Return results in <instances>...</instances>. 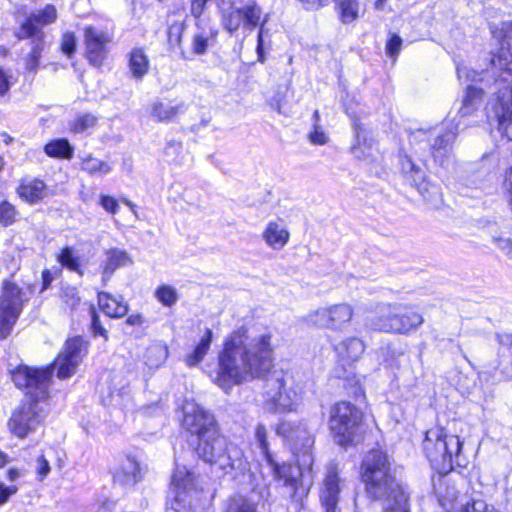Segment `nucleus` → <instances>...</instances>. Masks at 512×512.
<instances>
[{
    "mask_svg": "<svg viewBox=\"0 0 512 512\" xmlns=\"http://www.w3.org/2000/svg\"><path fill=\"white\" fill-rule=\"evenodd\" d=\"M269 332L251 336L244 329L228 335L218 357L215 383L224 390L265 375L273 366L274 348Z\"/></svg>",
    "mask_w": 512,
    "mask_h": 512,
    "instance_id": "nucleus-1",
    "label": "nucleus"
},
{
    "mask_svg": "<svg viewBox=\"0 0 512 512\" xmlns=\"http://www.w3.org/2000/svg\"><path fill=\"white\" fill-rule=\"evenodd\" d=\"M12 380L17 387L27 392L25 400L12 413L8 427L14 435L24 438L36 430L43 419L38 403L48 395L50 370L20 365L12 372Z\"/></svg>",
    "mask_w": 512,
    "mask_h": 512,
    "instance_id": "nucleus-2",
    "label": "nucleus"
},
{
    "mask_svg": "<svg viewBox=\"0 0 512 512\" xmlns=\"http://www.w3.org/2000/svg\"><path fill=\"white\" fill-rule=\"evenodd\" d=\"M255 439L268 465L271 467L274 479L282 483L283 487L287 489L292 500L297 502L301 501L305 496H307L313 484L311 471L309 469L301 470V467L292 466V464L284 463L279 465L273 459L272 454L269 451L267 429L265 425L258 424L256 426Z\"/></svg>",
    "mask_w": 512,
    "mask_h": 512,
    "instance_id": "nucleus-3",
    "label": "nucleus"
},
{
    "mask_svg": "<svg viewBox=\"0 0 512 512\" xmlns=\"http://www.w3.org/2000/svg\"><path fill=\"white\" fill-rule=\"evenodd\" d=\"M196 452L201 459L225 474L233 471L242 472L247 468L242 451L230 445L223 436L218 434L216 428L199 438Z\"/></svg>",
    "mask_w": 512,
    "mask_h": 512,
    "instance_id": "nucleus-4",
    "label": "nucleus"
},
{
    "mask_svg": "<svg viewBox=\"0 0 512 512\" xmlns=\"http://www.w3.org/2000/svg\"><path fill=\"white\" fill-rule=\"evenodd\" d=\"M362 421L363 413L350 402L339 401L330 407L328 426L334 441L342 447L354 446L361 441Z\"/></svg>",
    "mask_w": 512,
    "mask_h": 512,
    "instance_id": "nucleus-5",
    "label": "nucleus"
},
{
    "mask_svg": "<svg viewBox=\"0 0 512 512\" xmlns=\"http://www.w3.org/2000/svg\"><path fill=\"white\" fill-rule=\"evenodd\" d=\"M361 475L368 495L384 501V512H408L407 496L396 483L391 468Z\"/></svg>",
    "mask_w": 512,
    "mask_h": 512,
    "instance_id": "nucleus-6",
    "label": "nucleus"
},
{
    "mask_svg": "<svg viewBox=\"0 0 512 512\" xmlns=\"http://www.w3.org/2000/svg\"><path fill=\"white\" fill-rule=\"evenodd\" d=\"M377 312L379 315L371 321V328L385 333L407 334L424 321L420 313L408 310L400 303L379 304Z\"/></svg>",
    "mask_w": 512,
    "mask_h": 512,
    "instance_id": "nucleus-7",
    "label": "nucleus"
},
{
    "mask_svg": "<svg viewBox=\"0 0 512 512\" xmlns=\"http://www.w3.org/2000/svg\"><path fill=\"white\" fill-rule=\"evenodd\" d=\"M264 408L268 412H290L296 410L301 392L295 386L292 377L276 371L265 382Z\"/></svg>",
    "mask_w": 512,
    "mask_h": 512,
    "instance_id": "nucleus-8",
    "label": "nucleus"
},
{
    "mask_svg": "<svg viewBox=\"0 0 512 512\" xmlns=\"http://www.w3.org/2000/svg\"><path fill=\"white\" fill-rule=\"evenodd\" d=\"M456 73L461 82L468 84L465 89L459 113L462 116L470 115L481 103L484 89L488 87L490 78H493V84H495V79L499 72L493 74L491 67L489 69L487 68L482 70L481 72H477L462 63L457 64ZM494 86L497 89L499 88V86Z\"/></svg>",
    "mask_w": 512,
    "mask_h": 512,
    "instance_id": "nucleus-9",
    "label": "nucleus"
},
{
    "mask_svg": "<svg viewBox=\"0 0 512 512\" xmlns=\"http://www.w3.org/2000/svg\"><path fill=\"white\" fill-rule=\"evenodd\" d=\"M276 433L284 438L297 456V464L295 466L301 467V470L309 469L313 476V457L310 451L314 441L306 426L302 423L283 421L277 425Z\"/></svg>",
    "mask_w": 512,
    "mask_h": 512,
    "instance_id": "nucleus-10",
    "label": "nucleus"
},
{
    "mask_svg": "<svg viewBox=\"0 0 512 512\" xmlns=\"http://www.w3.org/2000/svg\"><path fill=\"white\" fill-rule=\"evenodd\" d=\"M354 316V307L350 303L340 302L310 311L305 321L320 329L341 332L350 326Z\"/></svg>",
    "mask_w": 512,
    "mask_h": 512,
    "instance_id": "nucleus-11",
    "label": "nucleus"
},
{
    "mask_svg": "<svg viewBox=\"0 0 512 512\" xmlns=\"http://www.w3.org/2000/svg\"><path fill=\"white\" fill-rule=\"evenodd\" d=\"M24 293L10 280H4L0 295V339L7 338L16 324L23 308Z\"/></svg>",
    "mask_w": 512,
    "mask_h": 512,
    "instance_id": "nucleus-12",
    "label": "nucleus"
},
{
    "mask_svg": "<svg viewBox=\"0 0 512 512\" xmlns=\"http://www.w3.org/2000/svg\"><path fill=\"white\" fill-rule=\"evenodd\" d=\"M196 493L194 474L185 466H177L171 479L167 512H192V498Z\"/></svg>",
    "mask_w": 512,
    "mask_h": 512,
    "instance_id": "nucleus-13",
    "label": "nucleus"
},
{
    "mask_svg": "<svg viewBox=\"0 0 512 512\" xmlns=\"http://www.w3.org/2000/svg\"><path fill=\"white\" fill-rule=\"evenodd\" d=\"M500 52L492 54L490 66L493 74L499 72L495 83L512 82V21L502 23L500 29Z\"/></svg>",
    "mask_w": 512,
    "mask_h": 512,
    "instance_id": "nucleus-14",
    "label": "nucleus"
},
{
    "mask_svg": "<svg viewBox=\"0 0 512 512\" xmlns=\"http://www.w3.org/2000/svg\"><path fill=\"white\" fill-rule=\"evenodd\" d=\"M84 350L85 342L81 337H73L67 340L52 367L47 366L50 370V377L52 376V370H56L59 379H66L74 375L77 367L82 362ZM43 369H46V367Z\"/></svg>",
    "mask_w": 512,
    "mask_h": 512,
    "instance_id": "nucleus-15",
    "label": "nucleus"
},
{
    "mask_svg": "<svg viewBox=\"0 0 512 512\" xmlns=\"http://www.w3.org/2000/svg\"><path fill=\"white\" fill-rule=\"evenodd\" d=\"M183 427L198 438L216 428L214 417L194 400H185L183 406Z\"/></svg>",
    "mask_w": 512,
    "mask_h": 512,
    "instance_id": "nucleus-16",
    "label": "nucleus"
},
{
    "mask_svg": "<svg viewBox=\"0 0 512 512\" xmlns=\"http://www.w3.org/2000/svg\"><path fill=\"white\" fill-rule=\"evenodd\" d=\"M492 110L498 121V129L512 141V82H498Z\"/></svg>",
    "mask_w": 512,
    "mask_h": 512,
    "instance_id": "nucleus-17",
    "label": "nucleus"
},
{
    "mask_svg": "<svg viewBox=\"0 0 512 512\" xmlns=\"http://www.w3.org/2000/svg\"><path fill=\"white\" fill-rule=\"evenodd\" d=\"M344 488L345 482L339 477L336 468H328L320 489V501L325 512H337L340 494Z\"/></svg>",
    "mask_w": 512,
    "mask_h": 512,
    "instance_id": "nucleus-18",
    "label": "nucleus"
},
{
    "mask_svg": "<svg viewBox=\"0 0 512 512\" xmlns=\"http://www.w3.org/2000/svg\"><path fill=\"white\" fill-rule=\"evenodd\" d=\"M57 19V10L54 5L48 4L37 13L32 14L20 27L18 37L20 39L32 38L43 40L44 33L38 25H48Z\"/></svg>",
    "mask_w": 512,
    "mask_h": 512,
    "instance_id": "nucleus-19",
    "label": "nucleus"
},
{
    "mask_svg": "<svg viewBox=\"0 0 512 512\" xmlns=\"http://www.w3.org/2000/svg\"><path fill=\"white\" fill-rule=\"evenodd\" d=\"M87 58L90 63L100 66L106 53V45L111 41L107 31L88 26L84 30Z\"/></svg>",
    "mask_w": 512,
    "mask_h": 512,
    "instance_id": "nucleus-20",
    "label": "nucleus"
},
{
    "mask_svg": "<svg viewBox=\"0 0 512 512\" xmlns=\"http://www.w3.org/2000/svg\"><path fill=\"white\" fill-rule=\"evenodd\" d=\"M365 348V342L357 336H346L332 343L337 361L343 366H350L359 361Z\"/></svg>",
    "mask_w": 512,
    "mask_h": 512,
    "instance_id": "nucleus-21",
    "label": "nucleus"
},
{
    "mask_svg": "<svg viewBox=\"0 0 512 512\" xmlns=\"http://www.w3.org/2000/svg\"><path fill=\"white\" fill-rule=\"evenodd\" d=\"M261 238L273 251L282 250L290 241L287 223L281 218L268 221L261 232Z\"/></svg>",
    "mask_w": 512,
    "mask_h": 512,
    "instance_id": "nucleus-22",
    "label": "nucleus"
},
{
    "mask_svg": "<svg viewBox=\"0 0 512 512\" xmlns=\"http://www.w3.org/2000/svg\"><path fill=\"white\" fill-rule=\"evenodd\" d=\"M115 483L131 487L142 479V469L135 457L127 455L118 460L113 471Z\"/></svg>",
    "mask_w": 512,
    "mask_h": 512,
    "instance_id": "nucleus-23",
    "label": "nucleus"
},
{
    "mask_svg": "<svg viewBox=\"0 0 512 512\" xmlns=\"http://www.w3.org/2000/svg\"><path fill=\"white\" fill-rule=\"evenodd\" d=\"M446 438L447 436L444 428H434L426 433L424 450L433 465L440 459L445 460L446 458L448 453V443Z\"/></svg>",
    "mask_w": 512,
    "mask_h": 512,
    "instance_id": "nucleus-24",
    "label": "nucleus"
},
{
    "mask_svg": "<svg viewBox=\"0 0 512 512\" xmlns=\"http://www.w3.org/2000/svg\"><path fill=\"white\" fill-rule=\"evenodd\" d=\"M105 261L103 264V282H107L112 274L119 268L133 264L131 256L122 249L111 248L105 252Z\"/></svg>",
    "mask_w": 512,
    "mask_h": 512,
    "instance_id": "nucleus-25",
    "label": "nucleus"
},
{
    "mask_svg": "<svg viewBox=\"0 0 512 512\" xmlns=\"http://www.w3.org/2000/svg\"><path fill=\"white\" fill-rule=\"evenodd\" d=\"M18 194L24 201L34 204L48 195L46 184L40 179H24L18 187Z\"/></svg>",
    "mask_w": 512,
    "mask_h": 512,
    "instance_id": "nucleus-26",
    "label": "nucleus"
},
{
    "mask_svg": "<svg viewBox=\"0 0 512 512\" xmlns=\"http://www.w3.org/2000/svg\"><path fill=\"white\" fill-rule=\"evenodd\" d=\"M98 305L111 318L124 317L129 310L128 303L121 296L115 297L107 292L98 293Z\"/></svg>",
    "mask_w": 512,
    "mask_h": 512,
    "instance_id": "nucleus-27",
    "label": "nucleus"
},
{
    "mask_svg": "<svg viewBox=\"0 0 512 512\" xmlns=\"http://www.w3.org/2000/svg\"><path fill=\"white\" fill-rule=\"evenodd\" d=\"M355 133V143L351 147L352 154L358 159L373 157L374 152L377 150L374 139L359 125L355 126Z\"/></svg>",
    "mask_w": 512,
    "mask_h": 512,
    "instance_id": "nucleus-28",
    "label": "nucleus"
},
{
    "mask_svg": "<svg viewBox=\"0 0 512 512\" xmlns=\"http://www.w3.org/2000/svg\"><path fill=\"white\" fill-rule=\"evenodd\" d=\"M186 108L187 107L184 102H156L152 105L151 115L158 121H171L179 114L184 113Z\"/></svg>",
    "mask_w": 512,
    "mask_h": 512,
    "instance_id": "nucleus-29",
    "label": "nucleus"
},
{
    "mask_svg": "<svg viewBox=\"0 0 512 512\" xmlns=\"http://www.w3.org/2000/svg\"><path fill=\"white\" fill-rule=\"evenodd\" d=\"M129 71L134 79L141 80L149 71V59L146 53L135 48L129 54Z\"/></svg>",
    "mask_w": 512,
    "mask_h": 512,
    "instance_id": "nucleus-30",
    "label": "nucleus"
},
{
    "mask_svg": "<svg viewBox=\"0 0 512 512\" xmlns=\"http://www.w3.org/2000/svg\"><path fill=\"white\" fill-rule=\"evenodd\" d=\"M390 467V461L385 452L379 449L369 451L362 462L361 473H372L377 470H384Z\"/></svg>",
    "mask_w": 512,
    "mask_h": 512,
    "instance_id": "nucleus-31",
    "label": "nucleus"
},
{
    "mask_svg": "<svg viewBox=\"0 0 512 512\" xmlns=\"http://www.w3.org/2000/svg\"><path fill=\"white\" fill-rule=\"evenodd\" d=\"M212 338L213 332L211 329L207 328L194 350L185 357V363L188 366H196L204 359L210 349Z\"/></svg>",
    "mask_w": 512,
    "mask_h": 512,
    "instance_id": "nucleus-32",
    "label": "nucleus"
},
{
    "mask_svg": "<svg viewBox=\"0 0 512 512\" xmlns=\"http://www.w3.org/2000/svg\"><path fill=\"white\" fill-rule=\"evenodd\" d=\"M339 20L343 24L356 21L360 14L359 0H335Z\"/></svg>",
    "mask_w": 512,
    "mask_h": 512,
    "instance_id": "nucleus-33",
    "label": "nucleus"
},
{
    "mask_svg": "<svg viewBox=\"0 0 512 512\" xmlns=\"http://www.w3.org/2000/svg\"><path fill=\"white\" fill-rule=\"evenodd\" d=\"M81 169L94 177H103L111 172V165L99 158L87 155L82 158Z\"/></svg>",
    "mask_w": 512,
    "mask_h": 512,
    "instance_id": "nucleus-34",
    "label": "nucleus"
},
{
    "mask_svg": "<svg viewBox=\"0 0 512 512\" xmlns=\"http://www.w3.org/2000/svg\"><path fill=\"white\" fill-rule=\"evenodd\" d=\"M168 357V348L162 343L150 345L145 352V364L149 368L160 367Z\"/></svg>",
    "mask_w": 512,
    "mask_h": 512,
    "instance_id": "nucleus-35",
    "label": "nucleus"
},
{
    "mask_svg": "<svg viewBox=\"0 0 512 512\" xmlns=\"http://www.w3.org/2000/svg\"><path fill=\"white\" fill-rule=\"evenodd\" d=\"M231 4L224 5V9H220L222 12V25L229 32L234 33L237 31L243 22V14L241 9L231 8Z\"/></svg>",
    "mask_w": 512,
    "mask_h": 512,
    "instance_id": "nucleus-36",
    "label": "nucleus"
},
{
    "mask_svg": "<svg viewBox=\"0 0 512 512\" xmlns=\"http://www.w3.org/2000/svg\"><path fill=\"white\" fill-rule=\"evenodd\" d=\"M382 354L385 356V363L392 371L399 370L401 366L408 364V359L400 348L391 344L382 348Z\"/></svg>",
    "mask_w": 512,
    "mask_h": 512,
    "instance_id": "nucleus-37",
    "label": "nucleus"
},
{
    "mask_svg": "<svg viewBox=\"0 0 512 512\" xmlns=\"http://www.w3.org/2000/svg\"><path fill=\"white\" fill-rule=\"evenodd\" d=\"M45 153L50 157L70 159L73 148L67 139H57L49 142L44 147Z\"/></svg>",
    "mask_w": 512,
    "mask_h": 512,
    "instance_id": "nucleus-38",
    "label": "nucleus"
},
{
    "mask_svg": "<svg viewBox=\"0 0 512 512\" xmlns=\"http://www.w3.org/2000/svg\"><path fill=\"white\" fill-rule=\"evenodd\" d=\"M118 376H115L113 379L114 386L111 391V399L114 405L120 406L123 409H129L132 404V396L130 387L128 384H123L120 387L118 385L120 383H117Z\"/></svg>",
    "mask_w": 512,
    "mask_h": 512,
    "instance_id": "nucleus-39",
    "label": "nucleus"
},
{
    "mask_svg": "<svg viewBox=\"0 0 512 512\" xmlns=\"http://www.w3.org/2000/svg\"><path fill=\"white\" fill-rule=\"evenodd\" d=\"M224 512H256V507L246 497L233 495L225 502Z\"/></svg>",
    "mask_w": 512,
    "mask_h": 512,
    "instance_id": "nucleus-40",
    "label": "nucleus"
},
{
    "mask_svg": "<svg viewBox=\"0 0 512 512\" xmlns=\"http://www.w3.org/2000/svg\"><path fill=\"white\" fill-rule=\"evenodd\" d=\"M242 14L244 25L249 29L260 24L262 10L255 1H248L242 8Z\"/></svg>",
    "mask_w": 512,
    "mask_h": 512,
    "instance_id": "nucleus-41",
    "label": "nucleus"
},
{
    "mask_svg": "<svg viewBox=\"0 0 512 512\" xmlns=\"http://www.w3.org/2000/svg\"><path fill=\"white\" fill-rule=\"evenodd\" d=\"M216 33L210 32H197L193 35L191 40V49L196 55H203L207 52L210 42L214 40Z\"/></svg>",
    "mask_w": 512,
    "mask_h": 512,
    "instance_id": "nucleus-42",
    "label": "nucleus"
},
{
    "mask_svg": "<svg viewBox=\"0 0 512 512\" xmlns=\"http://www.w3.org/2000/svg\"><path fill=\"white\" fill-rule=\"evenodd\" d=\"M455 371L456 374L453 376V383L451 384L461 395L469 394L471 389L475 386L474 373H463L459 370Z\"/></svg>",
    "mask_w": 512,
    "mask_h": 512,
    "instance_id": "nucleus-43",
    "label": "nucleus"
},
{
    "mask_svg": "<svg viewBox=\"0 0 512 512\" xmlns=\"http://www.w3.org/2000/svg\"><path fill=\"white\" fill-rule=\"evenodd\" d=\"M154 296L163 306L166 307L175 305L179 298L177 290L166 284L157 287L154 292Z\"/></svg>",
    "mask_w": 512,
    "mask_h": 512,
    "instance_id": "nucleus-44",
    "label": "nucleus"
},
{
    "mask_svg": "<svg viewBox=\"0 0 512 512\" xmlns=\"http://www.w3.org/2000/svg\"><path fill=\"white\" fill-rule=\"evenodd\" d=\"M97 118L92 114L77 116L70 124V129L75 133H84L96 125Z\"/></svg>",
    "mask_w": 512,
    "mask_h": 512,
    "instance_id": "nucleus-45",
    "label": "nucleus"
},
{
    "mask_svg": "<svg viewBox=\"0 0 512 512\" xmlns=\"http://www.w3.org/2000/svg\"><path fill=\"white\" fill-rule=\"evenodd\" d=\"M43 51V40L33 39V47L30 55L26 58L25 68L28 71H36L39 66V59Z\"/></svg>",
    "mask_w": 512,
    "mask_h": 512,
    "instance_id": "nucleus-46",
    "label": "nucleus"
},
{
    "mask_svg": "<svg viewBox=\"0 0 512 512\" xmlns=\"http://www.w3.org/2000/svg\"><path fill=\"white\" fill-rule=\"evenodd\" d=\"M454 512H501L494 506L488 505L485 501H473L460 504L455 507Z\"/></svg>",
    "mask_w": 512,
    "mask_h": 512,
    "instance_id": "nucleus-47",
    "label": "nucleus"
},
{
    "mask_svg": "<svg viewBox=\"0 0 512 512\" xmlns=\"http://www.w3.org/2000/svg\"><path fill=\"white\" fill-rule=\"evenodd\" d=\"M57 259L62 266H65L69 270L80 272L79 258L73 254V251L70 247L63 248Z\"/></svg>",
    "mask_w": 512,
    "mask_h": 512,
    "instance_id": "nucleus-48",
    "label": "nucleus"
},
{
    "mask_svg": "<svg viewBox=\"0 0 512 512\" xmlns=\"http://www.w3.org/2000/svg\"><path fill=\"white\" fill-rule=\"evenodd\" d=\"M308 140L313 145H325L329 141V136L319 123H313L312 130L308 134Z\"/></svg>",
    "mask_w": 512,
    "mask_h": 512,
    "instance_id": "nucleus-49",
    "label": "nucleus"
},
{
    "mask_svg": "<svg viewBox=\"0 0 512 512\" xmlns=\"http://www.w3.org/2000/svg\"><path fill=\"white\" fill-rule=\"evenodd\" d=\"M209 0H191L190 11L192 16L200 18L203 14L206 4ZM220 9H224V5L231 3V0H214Z\"/></svg>",
    "mask_w": 512,
    "mask_h": 512,
    "instance_id": "nucleus-50",
    "label": "nucleus"
},
{
    "mask_svg": "<svg viewBox=\"0 0 512 512\" xmlns=\"http://www.w3.org/2000/svg\"><path fill=\"white\" fill-rule=\"evenodd\" d=\"M16 219V210L13 205L8 202L0 204V223L4 226L11 225Z\"/></svg>",
    "mask_w": 512,
    "mask_h": 512,
    "instance_id": "nucleus-51",
    "label": "nucleus"
},
{
    "mask_svg": "<svg viewBox=\"0 0 512 512\" xmlns=\"http://www.w3.org/2000/svg\"><path fill=\"white\" fill-rule=\"evenodd\" d=\"M402 47V39L397 34H392L386 43V53L394 60L400 53Z\"/></svg>",
    "mask_w": 512,
    "mask_h": 512,
    "instance_id": "nucleus-52",
    "label": "nucleus"
},
{
    "mask_svg": "<svg viewBox=\"0 0 512 512\" xmlns=\"http://www.w3.org/2000/svg\"><path fill=\"white\" fill-rule=\"evenodd\" d=\"M76 49V37L72 32H65L61 39V50L64 54L70 56Z\"/></svg>",
    "mask_w": 512,
    "mask_h": 512,
    "instance_id": "nucleus-53",
    "label": "nucleus"
},
{
    "mask_svg": "<svg viewBox=\"0 0 512 512\" xmlns=\"http://www.w3.org/2000/svg\"><path fill=\"white\" fill-rule=\"evenodd\" d=\"M91 313V328L94 333V335H99L105 338V340L108 339V332L107 330L101 325L100 323V317L97 314L96 310L91 307L90 309Z\"/></svg>",
    "mask_w": 512,
    "mask_h": 512,
    "instance_id": "nucleus-54",
    "label": "nucleus"
},
{
    "mask_svg": "<svg viewBox=\"0 0 512 512\" xmlns=\"http://www.w3.org/2000/svg\"><path fill=\"white\" fill-rule=\"evenodd\" d=\"M36 474L39 481H43L51 471L50 464L44 455H40L37 460Z\"/></svg>",
    "mask_w": 512,
    "mask_h": 512,
    "instance_id": "nucleus-55",
    "label": "nucleus"
},
{
    "mask_svg": "<svg viewBox=\"0 0 512 512\" xmlns=\"http://www.w3.org/2000/svg\"><path fill=\"white\" fill-rule=\"evenodd\" d=\"M100 204L109 213L116 214L118 212V201L112 196L102 195L100 197Z\"/></svg>",
    "mask_w": 512,
    "mask_h": 512,
    "instance_id": "nucleus-56",
    "label": "nucleus"
},
{
    "mask_svg": "<svg viewBox=\"0 0 512 512\" xmlns=\"http://www.w3.org/2000/svg\"><path fill=\"white\" fill-rule=\"evenodd\" d=\"M493 242L507 257L512 259V239L493 237Z\"/></svg>",
    "mask_w": 512,
    "mask_h": 512,
    "instance_id": "nucleus-57",
    "label": "nucleus"
},
{
    "mask_svg": "<svg viewBox=\"0 0 512 512\" xmlns=\"http://www.w3.org/2000/svg\"><path fill=\"white\" fill-rule=\"evenodd\" d=\"M17 491L18 487L16 485L7 486L0 482V505L5 504Z\"/></svg>",
    "mask_w": 512,
    "mask_h": 512,
    "instance_id": "nucleus-58",
    "label": "nucleus"
},
{
    "mask_svg": "<svg viewBox=\"0 0 512 512\" xmlns=\"http://www.w3.org/2000/svg\"><path fill=\"white\" fill-rule=\"evenodd\" d=\"M447 139L445 135L439 136L435 139L433 144V154L435 158H440L446 154Z\"/></svg>",
    "mask_w": 512,
    "mask_h": 512,
    "instance_id": "nucleus-59",
    "label": "nucleus"
},
{
    "mask_svg": "<svg viewBox=\"0 0 512 512\" xmlns=\"http://www.w3.org/2000/svg\"><path fill=\"white\" fill-rule=\"evenodd\" d=\"M452 440H455V445H456L455 457H456L457 465L459 467H465L467 464V460L465 458L461 457V449H462L463 441L460 440L459 436H451L450 435V442Z\"/></svg>",
    "mask_w": 512,
    "mask_h": 512,
    "instance_id": "nucleus-60",
    "label": "nucleus"
},
{
    "mask_svg": "<svg viewBox=\"0 0 512 512\" xmlns=\"http://www.w3.org/2000/svg\"><path fill=\"white\" fill-rule=\"evenodd\" d=\"M496 339L500 346L508 348L512 352V334L511 333H498Z\"/></svg>",
    "mask_w": 512,
    "mask_h": 512,
    "instance_id": "nucleus-61",
    "label": "nucleus"
},
{
    "mask_svg": "<svg viewBox=\"0 0 512 512\" xmlns=\"http://www.w3.org/2000/svg\"><path fill=\"white\" fill-rule=\"evenodd\" d=\"M401 169L404 173H409L414 171L415 164L412 162L411 158L407 155H402L400 157Z\"/></svg>",
    "mask_w": 512,
    "mask_h": 512,
    "instance_id": "nucleus-62",
    "label": "nucleus"
},
{
    "mask_svg": "<svg viewBox=\"0 0 512 512\" xmlns=\"http://www.w3.org/2000/svg\"><path fill=\"white\" fill-rule=\"evenodd\" d=\"M10 89L8 75L0 68V95L6 94Z\"/></svg>",
    "mask_w": 512,
    "mask_h": 512,
    "instance_id": "nucleus-63",
    "label": "nucleus"
},
{
    "mask_svg": "<svg viewBox=\"0 0 512 512\" xmlns=\"http://www.w3.org/2000/svg\"><path fill=\"white\" fill-rule=\"evenodd\" d=\"M504 184L508 190V203L512 211V167L506 173Z\"/></svg>",
    "mask_w": 512,
    "mask_h": 512,
    "instance_id": "nucleus-64",
    "label": "nucleus"
}]
</instances>
